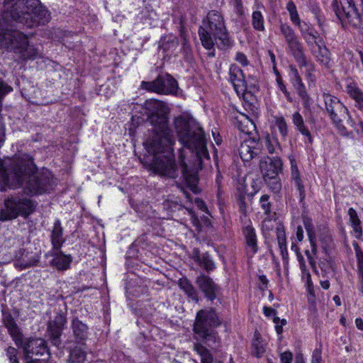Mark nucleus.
I'll list each match as a JSON object with an SVG mask.
<instances>
[{"mask_svg": "<svg viewBox=\"0 0 363 363\" xmlns=\"http://www.w3.org/2000/svg\"><path fill=\"white\" fill-rule=\"evenodd\" d=\"M67 323V318L62 313H57L52 320L48 323V334L51 343L60 347L62 345L61 336Z\"/></svg>", "mask_w": 363, "mask_h": 363, "instance_id": "f8f14e48", "label": "nucleus"}, {"mask_svg": "<svg viewBox=\"0 0 363 363\" xmlns=\"http://www.w3.org/2000/svg\"><path fill=\"white\" fill-rule=\"evenodd\" d=\"M292 121L296 129L305 137L307 138L309 143H312L313 138L308 128L305 125L302 116L296 111L292 115Z\"/></svg>", "mask_w": 363, "mask_h": 363, "instance_id": "2f4dec72", "label": "nucleus"}, {"mask_svg": "<svg viewBox=\"0 0 363 363\" xmlns=\"http://www.w3.org/2000/svg\"><path fill=\"white\" fill-rule=\"evenodd\" d=\"M35 170L28 155L0 160V191L24 185V193L29 196L50 192L55 184L53 175L47 169L38 174Z\"/></svg>", "mask_w": 363, "mask_h": 363, "instance_id": "f03ea898", "label": "nucleus"}, {"mask_svg": "<svg viewBox=\"0 0 363 363\" xmlns=\"http://www.w3.org/2000/svg\"><path fill=\"white\" fill-rule=\"evenodd\" d=\"M294 89L297 94L301 99L302 104L304 108L310 110L311 106V98L308 95L303 82L300 85L297 86L296 87H295Z\"/></svg>", "mask_w": 363, "mask_h": 363, "instance_id": "c9c22d12", "label": "nucleus"}, {"mask_svg": "<svg viewBox=\"0 0 363 363\" xmlns=\"http://www.w3.org/2000/svg\"><path fill=\"white\" fill-rule=\"evenodd\" d=\"M303 225H304V227L306 228V230L307 232V235H308V238L316 237L315 236V228H314V225L313 224L312 219L310 218L308 216H303Z\"/></svg>", "mask_w": 363, "mask_h": 363, "instance_id": "c03bdc74", "label": "nucleus"}, {"mask_svg": "<svg viewBox=\"0 0 363 363\" xmlns=\"http://www.w3.org/2000/svg\"><path fill=\"white\" fill-rule=\"evenodd\" d=\"M289 77H290V82L294 86V88L296 87L297 86L300 85L303 83L301 77L298 72V69L295 67L294 65L289 66Z\"/></svg>", "mask_w": 363, "mask_h": 363, "instance_id": "58836bf2", "label": "nucleus"}, {"mask_svg": "<svg viewBox=\"0 0 363 363\" xmlns=\"http://www.w3.org/2000/svg\"><path fill=\"white\" fill-rule=\"evenodd\" d=\"M323 99L325 109L328 113L331 120L337 125H340L343 118L348 115L347 108L335 96L330 94H324Z\"/></svg>", "mask_w": 363, "mask_h": 363, "instance_id": "9b49d317", "label": "nucleus"}, {"mask_svg": "<svg viewBox=\"0 0 363 363\" xmlns=\"http://www.w3.org/2000/svg\"><path fill=\"white\" fill-rule=\"evenodd\" d=\"M319 267L321 271L324 273L323 276H325V274H327L328 270L331 268V263L328 260H327L326 262L320 260Z\"/></svg>", "mask_w": 363, "mask_h": 363, "instance_id": "4d7b16f0", "label": "nucleus"}, {"mask_svg": "<svg viewBox=\"0 0 363 363\" xmlns=\"http://www.w3.org/2000/svg\"><path fill=\"white\" fill-rule=\"evenodd\" d=\"M357 267H363V252L356 255Z\"/></svg>", "mask_w": 363, "mask_h": 363, "instance_id": "774afa93", "label": "nucleus"}, {"mask_svg": "<svg viewBox=\"0 0 363 363\" xmlns=\"http://www.w3.org/2000/svg\"><path fill=\"white\" fill-rule=\"evenodd\" d=\"M289 50L294 56L298 65L306 67L307 65L306 57L302 43L297 39L287 43Z\"/></svg>", "mask_w": 363, "mask_h": 363, "instance_id": "5701e85b", "label": "nucleus"}, {"mask_svg": "<svg viewBox=\"0 0 363 363\" xmlns=\"http://www.w3.org/2000/svg\"><path fill=\"white\" fill-rule=\"evenodd\" d=\"M192 259L206 272L213 271L215 268V263L210 257L208 252L201 254L198 248H194L192 253Z\"/></svg>", "mask_w": 363, "mask_h": 363, "instance_id": "b1692460", "label": "nucleus"}, {"mask_svg": "<svg viewBox=\"0 0 363 363\" xmlns=\"http://www.w3.org/2000/svg\"><path fill=\"white\" fill-rule=\"evenodd\" d=\"M13 260L16 269L23 270L38 266L40 256L38 254L28 252L24 248H20L16 251Z\"/></svg>", "mask_w": 363, "mask_h": 363, "instance_id": "4468645a", "label": "nucleus"}, {"mask_svg": "<svg viewBox=\"0 0 363 363\" xmlns=\"http://www.w3.org/2000/svg\"><path fill=\"white\" fill-rule=\"evenodd\" d=\"M273 322L276 324V331L278 334H281L283 332L282 326L279 325L278 323L280 322V318L276 315H274Z\"/></svg>", "mask_w": 363, "mask_h": 363, "instance_id": "0e129e2a", "label": "nucleus"}, {"mask_svg": "<svg viewBox=\"0 0 363 363\" xmlns=\"http://www.w3.org/2000/svg\"><path fill=\"white\" fill-rule=\"evenodd\" d=\"M16 345L23 351V357L28 360L45 361L50 357V352L45 340L40 337H23L22 335Z\"/></svg>", "mask_w": 363, "mask_h": 363, "instance_id": "6e6552de", "label": "nucleus"}, {"mask_svg": "<svg viewBox=\"0 0 363 363\" xmlns=\"http://www.w3.org/2000/svg\"><path fill=\"white\" fill-rule=\"evenodd\" d=\"M281 31L285 38L286 43L297 39L294 31L288 24H281Z\"/></svg>", "mask_w": 363, "mask_h": 363, "instance_id": "79ce46f5", "label": "nucleus"}, {"mask_svg": "<svg viewBox=\"0 0 363 363\" xmlns=\"http://www.w3.org/2000/svg\"><path fill=\"white\" fill-rule=\"evenodd\" d=\"M207 23H221L223 21L221 14L216 11H211L206 16Z\"/></svg>", "mask_w": 363, "mask_h": 363, "instance_id": "8fccbe9b", "label": "nucleus"}, {"mask_svg": "<svg viewBox=\"0 0 363 363\" xmlns=\"http://www.w3.org/2000/svg\"><path fill=\"white\" fill-rule=\"evenodd\" d=\"M2 320L4 326L8 330L9 334L15 342L22 336L23 333L8 309H2Z\"/></svg>", "mask_w": 363, "mask_h": 363, "instance_id": "6ab92c4d", "label": "nucleus"}, {"mask_svg": "<svg viewBox=\"0 0 363 363\" xmlns=\"http://www.w3.org/2000/svg\"><path fill=\"white\" fill-rule=\"evenodd\" d=\"M178 47V38L174 35L165 36L160 43V48L164 52H174Z\"/></svg>", "mask_w": 363, "mask_h": 363, "instance_id": "72a5a7b5", "label": "nucleus"}, {"mask_svg": "<svg viewBox=\"0 0 363 363\" xmlns=\"http://www.w3.org/2000/svg\"><path fill=\"white\" fill-rule=\"evenodd\" d=\"M195 283L208 300L213 301L217 298L220 287L210 277L201 274L196 277Z\"/></svg>", "mask_w": 363, "mask_h": 363, "instance_id": "dca6fc26", "label": "nucleus"}, {"mask_svg": "<svg viewBox=\"0 0 363 363\" xmlns=\"http://www.w3.org/2000/svg\"><path fill=\"white\" fill-rule=\"evenodd\" d=\"M159 79L162 86V94L175 93L178 89L177 82L170 74L165 73L159 74Z\"/></svg>", "mask_w": 363, "mask_h": 363, "instance_id": "a878e982", "label": "nucleus"}, {"mask_svg": "<svg viewBox=\"0 0 363 363\" xmlns=\"http://www.w3.org/2000/svg\"><path fill=\"white\" fill-rule=\"evenodd\" d=\"M67 363H88L87 352L80 346H75L69 350Z\"/></svg>", "mask_w": 363, "mask_h": 363, "instance_id": "c85d7f7f", "label": "nucleus"}, {"mask_svg": "<svg viewBox=\"0 0 363 363\" xmlns=\"http://www.w3.org/2000/svg\"><path fill=\"white\" fill-rule=\"evenodd\" d=\"M276 234L279 248L281 247H286L285 230L282 224H279L277 227Z\"/></svg>", "mask_w": 363, "mask_h": 363, "instance_id": "37998d69", "label": "nucleus"}, {"mask_svg": "<svg viewBox=\"0 0 363 363\" xmlns=\"http://www.w3.org/2000/svg\"><path fill=\"white\" fill-rule=\"evenodd\" d=\"M145 114L153 127L165 128L168 125L169 108L165 104L156 99L146 101L144 105Z\"/></svg>", "mask_w": 363, "mask_h": 363, "instance_id": "9d476101", "label": "nucleus"}, {"mask_svg": "<svg viewBox=\"0 0 363 363\" xmlns=\"http://www.w3.org/2000/svg\"><path fill=\"white\" fill-rule=\"evenodd\" d=\"M13 91V88L4 82L1 77H0V114L2 113V101L6 94Z\"/></svg>", "mask_w": 363, "mask_h": 363, "instance_id": "ea45409f", "label": "nucleus"}, {"mask_svg": "<svg viewBox=\"0 0 363 363\" xmlns=\"http://www.w3.org/2000/svg\"><path fill=\"white\" fill-rule=\"evenodd\" d=\"M321 352L319 350H315L313 352L311 363H322Z\"/></svg>", "mask_w": 363, "mask_h": 363, "instance_id": "6e6d98bb", "label": "nucleus"}, {"mask_svg": "<svg viewBox=\"0 0 363 363\" xmlns=\"http://www.w3.org/2000/svg\"><path fill=\"white\" fill-rule=\"evenodd\" d=\"M308 239H309L310 244L311 246V252L313 255L315 256L317 254V251H318L317 245H316V237L310 238Z\"/></svg>", "mask_w": 363, "mask_h": 363, "instance_id": "680f3d73", "label": "nucleus"}, {"mask_svg": "<svg viewBox=\"0 0 363 363\" xmlns=\"http://www.w3.org/2000/svg\"><path fill=\"white\" fill-rule=\"evenodd\" d=\"M238 203L239 205L240 211L245 213L246 211V203H245V197L243 195H240L238 199Z\"/></svg>", "mask_w": 363, "mask_h": 363, "instance_id": "bf43d9fd", "label": "nucleus"}, {"mask_svg": "<svg viewBox=\"0 0 363 363\" xmlns=\"http://www.w3.org/2000/svg\"><path fill=\"white\" fill-rule=\"evenodd\" d=\"M164 206L171 211H182L183 206L177 201L167 200L164 203Z\"/></svg>", "mask_w": 363, "mask_h": 363, "instance_id": "3c124183", "label": "nucleus"}, {"mask_svg": "<svg viewBox=\"0 0 363 363\" xmlns=\"http://www.w3.org/2000/svg\"><path fill=\"white\" fill-rule=\"evenodd\" d=\"M221 322L218 314L213 308L202 309L197 312L193 325L194 350L201 357V363H221L220 361L214 360L213 354L206 347L212 350H218L220 347V338L216 328Z\"/></svg>", "mask_w": 363, "mask_h": 363, "instance_id": "7ed1b4c3", "label": "nucleus"}, {"mask_svg": "<svg viewBox=\"0 0 363 363\" xmlns=\"http://www.w3.org/2000/svg\"><path fill=\"white\" fill-rule=\"evenodd\" d=\"M174 128L179 142L191 153L192 161L187 164L183 160L179 167L172 157L174 140L169 127H153V131L143 143L148 153L153 155L152 169L158 174L175 179L181 175L195 194L200 191L197 184L198 172L202 169L203 159L209 158L203 128L191 116H179L174 119Z\"/></svg>", "mask_w": 363, "mask_h": 363, "instance_id": "f257e3e1", "label": "nucleus"}, {"mask_svg": "<svg viewBox=\"0 0 363 363\" xmlns=\"http://www.w3.org/2000/svg\"><path fill=\"white\" fill-rule=\"evenodd\" d=\"M196 203L197 204V206L203 211L206 212L208 211L207 206L205 203V202L200 199H196L195 200Z\"/></svg>", "mask_w": 363, "mask_h": 363, "instance_id": "338daca9", "label": "nucleus"}, {"mask_svg": "<svg viewBox=\"0 0 363 363\" xmlns=\"http://www.w3.org/2000/svg\"><path fill=\"white\" fill-rule=\"evenodd\" d=\"M286 9L289 13L290 18L293 23H299V16L296 6L294 1H289L286 4Z\"/></svg>", "mask_w": 363, "mask_h": 363, "instance_id": "a18cd8bd", "label": "nucleus"}, {"mask_svg": "<svg viewBox=\"0 0 363 363\" xmlns=\"http://www.w3.org/2000/svg\"><path fill=\"white\" fill-rule=\"evenodd\" d=\"M184 27L183 25H182L180 27H179V31H180V35L183 38V43H182V45H183V50L185 52H187L189 50V46L187 45V41H186V36L184 35Z\"/></svg>", "mask_w": 363, "mask_h": 363, "instance_id": "13d9d810", "label": "nucleus"}, {"mask_svg": "<svg viewBox=\"0 0 363 363\" xmlns=\"http://www.w3.org/2000/svg\"><path fill=\"white\" fill-rule=\"evenodd\" d=\"M252 347V354L257 357H260L265 352V349L259 338L253 340Z\"/></svg>", "mask_w": 363, "mask_h": 363, "instance_id": "de8ad7c7", "label": "nucleus"}, {"mask_svg": "<svg viewBox=\"0 0 363 363\" xmlns=\"http://www.w3.org/2000/svg\"><path fill=\"white\" fill-rule=\"evenodd\" d=\"M259 203L264 214L270 217L272 204L269 201V196L267 194L262 195L259 199Z\"/></svg>", "mask_w": 363, "mask_h": 363, "instance_id": "a19ab883", "label": "nucleus"}, {"mask_svg": "<svg viewBox=\"0 0 363 363\" xmlns=\"http://www.w3.org/2000/svg\"><path fill=\"white\" fill-rule=\"evenodd\" d=\"M235 60L240 63L242 66H247L249 64V61L246 55L240 52H238L236 53Z\"/></svg>", "mask_w": 363, "mask_h": 363, "instance_id": "864d4df0", "label": "nucleus"}, {"mask_svg": "<svg viewBox=\"0 0 363 363\" xmlns=\"http://www.w3.org/2000/svg\"><path fill=\"white\" fill-rule=\"evenodd\" d=\"M347 94L357 103L359 108L363 111V92L355 84L347 86Z\"/></svg>", "mask_w": 363, "mask_h": 363, "instance_id": "f704fd0d", "label": "nucleus"}, {"mask_svg": "<svg viewBox=\"0 0 363 363\" xmlns=\"http://www.w3.org/2000/svg\"><path fill=\"white\" fill-rule=\"evenodd\" d=\"M50 237L52 250H60L65 240L63 238V228L61 225L60 220L55 221Z\"/></svg>", "mask_w": 363, "mask_h": 363, "instance_id": "393cba45", "label": "nucleus"}, {"mask_svg": "<svg viewBox=\"0 0 363 363\" xmlns=\"http://www.w3.org/2000/svg\"><path fill=\"white\" fill-rule=\"evenodd\" d=\"M263 312H264V314L267 316V317H269L271 315H277V311L274 310V308H272L270 307H267V306H264L263 308Z\"/></svg>", "mask_w": 363, "mask_h": 363, "instance_id": "69168bd1", "label": "nucleus"}, {"mask_svg": "<svg viewBox=\"0 0 363 363\" xmlns=\"http://www.w3.org/2000/svg\"><path fill=\"white\" fill-rule=\"evenodd\" d=\"M5 352L10 363H19V359L18 357V351L16 347L9 346L6 348Z\"/></svg>", "mask_w": 363, "mask_h": 363, "instance_id": "49530a36", "label": "nucleus"}, {"mask_svg": "<svg viewBox=\"0 0 363 363\" xmlns=\"http://www.w3.org/2000/svg\"><path fill=\"white\" fill-rule=\"evenodd\" d=\"M230 80L238 94H244L246 91L255 90V84H248L242 70L236 65H230L229 69Z\"/></svg>", "mask_w": 363, "mask_h": 363, "instance_id": "ddd939ff", "label": "nucleus"}, {"mask_svg": "<svg viewBox=\"0 0 363 363\" xmlns=\"http://www.w3.org/2000/svg\"><path fill=\"white\" fill-rule=\"evenodd\" d=\"M0 48L13 51L23 60H33L41 57L39 49L29 44L28 36L18 30H2L0 33Z\"/></svg>", "mask_w": 363, "mask_h": 363, "instance_id": "20e7f679", "label": "nucleus"}, {"mask_svg": "<svg viewBox=\"0 0 363 363\" xmlns=\"http://www.w3.org/2000/svg\"><path fill=\"white\" fill-rule=\"evenodd\" d=\"M35 211L34 203L28 198L19 196H9L4 201V207L0 209V221L16 219L21 216L28 217Z\"/></svg>", "mask_w": 363, "mask_h": 363, "instance_id": "423d86ee", "label": "nucleus"}, {"mask_svg": "<svg viewBox=\"0 0 363 363\" xmlns=\"http://www.w3.org/2000/svg\"><path fill=\"white\" fill-rule=\"evenodd\" d=\"M179 286L187 296L198 303L199 301V293L191 282L186 278L182 277L178 281Z\"/></svg>", "mask_w": 363, "mask_h": 363, "instance_id": "7c9ffc66", "label": "nucleus"}, {"mask_svg": "<svg viewBox=\"0 0 363 363\" xmlns=\"http://www.w3.org/2000/svg\"><path fill=\"white\" fill-rule=\"evenodd\" d=\"M296 25L298 26L301 35L308 46L318 43V40L321 39L319 36L318 32L313 27L310 26L309 24Z\"/></svg>", "mask_w": 363, "mask_h": 363, "instance_id": "cd10ccee", "label": "nucleus"}, {"mask_svg": "<svg viewBox=\"0 0 363 363\" xmlns=\"http://www.w3.org/2000/svg\"><path fill=\"white\" fill-rule=\"evenodd\" d=\"M140 87L144 90L161 94L163 90L162 89L161 84L159 79V75L155 80L152 82L143 81L141 82Z\"/></svg>", "mask_w": 363, "mask_h": 363, "instance_id": "e433bc0d", "label": "nucleus"}, {"mask_svg": "<svg viewBox=\"0 0 363 363\" xmlns=\"http://www.w3.org/2000/svg\"><path fill=\"white\" fill-rule=\"evenodd\" d=\"M27 11L32 15L28 23H49L50 21V13L39 0L38 4L30 6Z\"/></svg>", "mask_w": 363, "mask_h": 363, "instance_id": "412c9836", "label": "nucleus"}, {"mask_svg": "<svg viewBox=\"0 0 363 363\" xmlns=\"http://www.w3.org/2000/svg\"><path fill=\"white\" fill-rule=\"evenodd\" d=\"M38 4V0H4L0 23H28L32 15L27 9Z\"/></svg>", "mask_w": 363, "mask_h": 363, "instance_id": "39448f33", "label": "nucleus"}, {"mask_svg": "<svg viewBox=\"0 0 363 363\" xmlns=\"http://www.w3.org/2000/svg\"><path fill=\"white\" fill-rule=\"evenodd\" d=\"M234 125L242 133L250 135L255 130L254 122L246 115L240 114L234 119Z\"/></svg>", "mask_w": 363, "mask_h": 363, "instance_id": "bb28decb", "label": "nucleus"}, {"mask_svg": "<svg viewBox=\"0 0 363 363\" xmlns=\"http://www.w3.org/2000/svg\"><path fill=\"white\" fill-rule=\"evenodd\" d=\"M291 179L294 182L295 186L298 191L300 201H303L305 199V187L303 184L301 175L296 162H291Z\"/></svg>", "mask_w": 363, "mask_h": 363, "instance_id": "c756f323", "label": "nucleus"}, {"mask_svg": "<svg viewBox=\"0 0 363 363\" xmlns=\"http://www.w3.org/2000/svg\"><path fill=\"white\" fill-rule=\"evenodd\" d=\"M276 125L279 129L280 134L286 137L288 134V127L286 120L284 117H279L276 119Z\"/></svg>", "mask_w": 363, "mask_h": 363, "instance_id": "09e8293b", "label": "nucleus"}, {"mask_svg": "<svg viewBox=\"0 0 363 363\" xmlns=\"http://www.w3.org/2000/svg\"><path fill=\"white\" fill-rule=\"evenodd\" d=\"M242 231L245 238L247 252L250 257H252L259 250L255 229L252 225H247L242 228Z\"/></svg>", "mask_w": 363, "mask_h": 363, "instance_id": "a211bd4d", "label": "nucleus"}, {"mask_svg": "<svg viewBox=\"0 0 363 363\" xmlns=\"http://www.w3.org/2000/svg\"><path fill=\"white\" fill-rule=\"evenodd\" d=\"M298 262H299V265H300V269L302 272L303 277V276H305V274H306V272H308V271L306 269L304 258L303 257V256L301 254H298Z\"/></svg>", "mask_w": 363, "mask_h": 363, "instance_id": "052dcab7", "label": "nucleus"}, {"mask_svg": "<svg viewBox=\"0 0 363 363\" xmlns=\"http://www.w3.org/2000/svg\"><path fill=\"white\" fill-rule=\"evenodd\" d=\"M71 328L75 342L84 345L88 338L89 327L76 317L72 320Z\"/></svg>", "mask_w": 363, "mask_h": 363, "instance_id": "4be33fe9", "label": "nucleus"}, {"mask_svg": "<svg viewBox=\"0 0 363 363\" xmlns=\"http://www.w3.org/2000/svg\"><path fill=\"white\" fill-rule=\"evenodd\" d=\"M262 15L260 11H254L252 13V23H262Z\"/></svg>", "mask_w": 363, "mask_h": 363, "instance_id": "e2e57ef3", "label": "nucleus"}, {"mask_svg": "<svg viewBox=\"0 0 363 363\" xmlns=\"http://www.w3.org/2000/svg\"><path fill=\"white\" fill-rule=\"evenodd\" d=\"M281 363H291L293 354L291 352H284L280 357Z\"/></svg>", "mask_w": 363, "mask_h": 363, "instance_id": "5fc2aeb1", "label": "nucleus"}, {"mask_svg": "<svg viewBox=\"0 0 363 363\" xmlns=\"http://www.w3.org/2000/svg\"><path fill=\"white\" fill-rule=\"evenodd\" d=\"M264 143L269 154L276 153L277 150H280V146L277 140L274 138H271L269 135L265 137Z\"/></svg>", "mask_w": 363, "mask_h": 363, "instance_id": "4c0bfd02", "label": "nucleus"}, {"mask_svg": "<svg viewBox=\"0 0 363 363\" xmlns=\"http://www.w3.org/2000/svg\"><path fill=\"white\" fill-rule=\"evenodd\" d=\"M5 123L4 114H0V148L5 141Z\"/></svg>", "mask_w": 363, "mask_h": 363, "instance_id": "603ef678", "label": "nucleus"}, {"mask_svg": "<svg viewBox=\"0 0 363 363\" xmlns=\"http://www.w3.org/2000/svg\"><path fill=\"white\" fill-rule=\"evenodd\" d=\"M199 35L202 45L211 50L214 48L215 41L219 40L220 49L229 46L230 40L225 24H203L199 27Z\"/></svg>", "mask_w": 363, "mask_h": 363, "instance_id": "1a4fd4ad", "label": "nucleus"}, {"mask_svg": "<svg viewBox=\"0 0 363 363\" xmlns=\"http://www.w3.org/2000/svg\"><path fill=\"white\" fill-rule=\"evenodd\" d=\"M50 255L53 257L50 261V265L53 268L57 271H65L69 268L72 261V257L70 255H65L61 250H52Z\"/></svg>", "mask_w": 363, "mask_h": 363, "instance_id": "aec40b11", "label": "nucleus"}, {"mask_svg": "<svg viewBox=\"0 0 363 363\" xmlns=\"http://www.w3.org/2000/svg\"><path fill=\"white\" fill-rule=\"evenodd\" d=\"M259 169L268 187L274 193L281 189L279 174L282 173L283 162L279 157H264L259 161Z\"/></svg>", "mask_w": 363, "mask_h": 363, "instance_id": "0eeeda50", "label": "nucleus"}, {"mask_svg": "<svg viewBox=\"0 0 363 363\" xmlns=\"http://www.w3.org/2000/svg\"><path fill=\"white\" fill-rule=\"evenodd\" d=\"M313 56L323 66L329 67L330 61V51L325 45L322 39L318 40V43L312 44L309 46Z\"/></svg>", "mask_w": 363, "mask_h": 363, "instance_id": "f3484780", "label": "nucleus"}, {"mask_svg": "<svg viewBox=\"0 0 363 363\" xmlns=\"http://www.w3.org/2000/svg\"><path fill=\"white\" fill-rule=\"evenodd\" d=\"M348 215L350 216V222L356 234V238L360 239L362 236V228L361 226V220H359L357 211L353 208H350L348 210Z\"/></svg>", "mask_w": 363, "mask_h": 363, "instance_id": "473e14b6", "label": "nucleus"}, {"mask_svg": "<svg viewBox=\"0 0 363 363\" xmlns=\"http://www.w3.org/2000/svg\"><path fill=\"white\" fill-rule=\"evenodd\" d=\"M262 145L260 138H249L245 139L238 149L240 158L244 162H250L260 153Z\"/></svg>", "mask_w": 363, "mask_h": 363, "instance_id": "2eb2a0df", "label": "nucleus"}]
</instances>
